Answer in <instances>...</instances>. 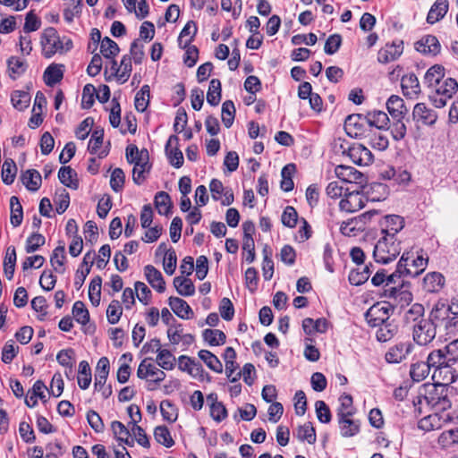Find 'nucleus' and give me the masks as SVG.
Instances as JSON below:
<instances>
[{
    "instance_id": "nucleus-1",
    "label": "nucleus",
    "mask_w": 458,
    "mask_h": 458,
    "mask_svg": "<svg viewBox=\"0 0 458 458\" xmlns=\"http://www.w3.org/2000/svg\"><path fill=\"white\" fill-rule=\"evenodd\" d=\"M412 403L419 414L422 413L424 404L443 412L452 406L448 397V387L437 384H424Z\"/></svg>"
},
{
    "instance_id": "nucleus-2",
    "label": "nucleus",
    "mask_w": 458,
    "mask_h": 458,
    "mask_svg": "<svg viewBox=\"0 0 458 458\" xmlns=\"http://www.w3.org/2000/svg\"><path fill=\"white\" fill-rule=\"evenodd\" d=\"M401 250V242L396 237L383 234L374 247L373 257L376 262L387 264L396 259Z\"/></svg>"
},
{
    "instance_id": "nucleus-3",
    "label": "nucleus",
    "mask_w": 458,
    "mask_h": 458,
    "mask_svg": "<svg viewBox=\"0 0 458 458\" xmlns=\"http://www.w3.org/2000/svg\"><path fill=\"white\" fill-rule=\"evenodd\" d=\"M437 328L436 320L431 318L430 312L428 318L420 319L412 325V339L417 344L426 346L435 339Z\"/></svg>"
},
{
    "instance_id": "nucleus-4",
    "label": "nucleus",
    "mask_w": 458,
    "mask_h": 458,
    "mask_svg": "<svg viewBox=\"0 0 458 458\" xmlns=\"http://www.w3.org/2000/svg\"><path fill=\"white\" fill-rule=\"evenodd\" d=\"M458 89V82L453 78L442 80L437 86L433 89L430 95V100L435 107H444L447 100L452 98Z\"/></svg>"
},
{
    "instance_id": "nucleus-5",
    "label": "nucleus",
    "mask_w": 458,
    "mask_h": 458,
    "mask_svg": "<svg viewBox=\"0 0 458 458\" xmlns=\"http://www.w3.org/2000/svg\"><path fill=\"white\" fill-rule=\"evenodd\" d=\"M445 304L437 303L431 310V318L436 320L437 327H443L446 335L458 332V315L445 311Z\"/></svg>"
},
{
    "instance_id": "nucleus-6",
    "label": "nucleus",
    "mask_w": 458,
    "mask_h": 458,
    "mask_svg": "<svg viewBox=\"0 0 458 458\" xmlns=\"http://www.w3.org/2000/svg\"><path fill=\"white\" fill-rule=\"evenodd\" d=\"M393 311L394 307L389 302H377L367 310L365 318L370 327H377L380 324L390 320V316Z\"/></svg>"
},
{
    "instance_id": "nucleus-7",
    "label": "nucleus",
    "mask_w": 458,
    "mask_h": 458,
    "mask_svg": "<svg viewBox=\"0 0 458 458\" xmlns=\"http://www.w3.org/2000/svg\"><path fill=\"white\" fill-rule=\"evenodd\" d=\"M149 360V358H146L140 363L137 369V377L140 379L152 377V379L148 380V390L153 391L156 389V385H158L165 378V373L156 365L148 362Z\"/></svg>"
},
{
    "instance_id": "nucleus-8",
    "label": "nucleus",
    "mask_w": 458,
    "mask_h": 458,
    "mask_svg": "<svg viewBox=\"0 0 458 458\" xmlns=\"http://www.w3.org/2000/svg\"><path fill=\"white\" fill-rule=\"evenodd\" d=\"M376 215H377V211L375 209L364 212L355 217L343 222L340 231L346 236H355L359 232L365 230L367 224Z\"/></svg>"
},
{
    "instance_id": "nucleus-9",
    "label": "nucleus",
    "mask_w": 458,
    "mask_h": 458,
    "mask_svg": "<svg viewBox=\"0 0 458 458\" xmlns=\"http://www.w3.org/2000/svg\"><path fill=\"white\" fill-rule=\"evenodd\" d=\"M43 55L47 58H50L56 52L63 51L64 42L60 39L58 33L54 28L45 30L41 38Z\"/></svg>"
},
{
    "instance_id": "nucleus-10",
    "label": "nucleus",
    "mask_w": 458,
    "mask_h": 458,
    "mask_svg": "<svg viewBox=\"0 0 458 458\" xmlns=\"http://www.w3.org/2000/svg\"><path fill=\"white\" fill-rule=\"evenodd\" d=\"M367 198L358 189H345L344 197L339 203L340 209L347 213H353L365 206Z\"/></svg>"
},
{
    "instance_id": "nucleus-11",
    "label": "nucleus",
    "mask_w": 458,
    "mask_h": 458,
    "mask_svg": "<svg viewBox=\"0 0 458 458\" xmlns=\"http://www.w3.org/2000/svg\"><path fill=\"white\" fill-rule=\"evenodd\" d=\"M413 349L414 345L410 342L396 344L386 352L385 359L388 363H400L407 358Z\"/></svg>"
},
{
    "instance_id": "nucleus-12",
    "label": "nucleus",
    "mask_w": 458,
    "mask_h": 458,
    "mask_svg": "<svg viewBox=\"0 0 458 458\" xmlns=\"http://www.w3.org/2000/svg\"><path fill=\"white\" fill-rule=\"evenodd\" d=\"M409 253H403L397 263L396 269L394 273L387 276L388 284H397V279L402 277H416L417 272H411Z\"/></svg>"
},
{
    "instance_id": "nucleus-13",
    "label": "nucleus",
    "mask_w": 458,
    "mask_h": 458,
    "mask_svg": "<svg viewBox=\"0 0 458 458\" xmlns=\"http://www.w3.org/2000/svg\"><path fill=\"white\" fill-rule=\"evenodd\" d=\"M348 156L358 165H369L374 160L371 151L362 144H353L350 147Z\"/></svg>"
},
{
    "instance_id": "nucleus-14",
    "label": "nucleus",
    "mask_w": 458,
    "mask_h": 458,
    "mask_svg": "<svg viewBox=\"0 0 458 458\" xmlns=\"http://www.w3.org/2000/svg\"><path fill=\"white\" fill-rule=\"evenodd\" d=\"M365 120L361 114H353L347 116L344 122V129L346 133L352 138H365L368 133L360 122Z\"/></svg>"
},
{
    "instance_id": "nucleus-15",
    "label": "nucleus",
    "mask_w": 458,
    "mask_h": 458,
    "mask_svg": "<svg viewBox=\"0 0 458 458\" xmlns=\"http://www.w3.org/2000/svg\"><path fill=\"white\" fill-rule=\"evenodd\" d=\"M404 282L402 281L398 286H391L384 290L383 295L385 297L393 298L397 304L402 307L409 305L412 301V294L410 291L403 289Z\"/></svg>"
},
{
    "instance_id": "nucleus-16",
    "label": "nucleus",
    "mask_w": 458,
    "mask_h": 458,
    "mask_svg": "<svg viewBox=\"0 0 458 458\" xmlns=\"http://www.w3.org/2000/svg\"><path fill=\"white\" fill-rule=\"evenodd\" d=\"M403 51V41H394L392 44H386L377 54L379 63L387 64L396 60Z\"/></svg>"
},
{
    "instance_id": "nucleus-17",
    "label": "nucleus",
    "mask_w": 458,
    "mask_h": 458,
    "mask_svg": "<svg viewBox=\"0 0 458 458\" xmlns=\"http://www.w3.org/2000/svg\"><path fill=\"white\" fill-rule=\"evenodd\" d=\"M336 415L342 437H351L358 434L360 431L359 421L350 419L352 417L350 412H341Z\"/></svg>"
},
{
    "instance_id": "nucleus-18",
    "label": "nucleus",
    "mask_w": 458,
    "mask_h": 458,
    "mask_svg": "<svg viewBox=\"0 0 458 458\" xmlns=\"http://www.w3.org/2000/svg\"><path fill=\"white\" fill-rule=\"evenodd\" d=\"M415 49L424 55H437L440 53L441 45L437 37L427 35L415 43Z\"/></svg>"
},
{
    "instance_id": "nucleus-19",
    "label": "nucleus",
    "mask_w": 458,
    "mask_h": 458,
    "mask_svg": "<svg viewBox=\"0 0 458 458\" xmlns=\"http://www.w3.org/2000/svg\"><path fill=\"white\" fill-rule=\"evenodd\" d=\"M380 225L382 234L396 237V233L404 226V219L397 215H388L384 217Z\"/></svg>"
},
{
    "instance_id": "nucleus-20",
    "label": "nucleus",
    "mask_w": 458,
    "mask_h": 458,
    "mask_svg": "<svg viewBox=\"0 0 458 458\" xmlns=\"http://www.w3.org/2000/svg\"><path fill=\"white\" fill-rule=\"evenodd\" d=\"M178 140L176 135H171L165 144V153L170 164L176 168H180L183 164L182 152L177 148Z\"/></svg>"
},
{
    "instance_id": "nucleus-21",
    "label": "nucleus",
    "mask_w": 458,
    "mask_h": 458,
    "mask_svg": "<svg viewBox=\"0 0 458 458\" xmlns=\"http://www.w3.org/2000/svg\"><path fill=\"white\" fill-rule=\"evenodd\" d=\"M428 364V368H435L436 370H438L440 374L443 373V370L446 372H451V365L448 360L446 361V356L442 350H435L431 352L425 361Z\"/></svg>"
},
{
    "instance_id": "nucleus-22",
    "label": "nucleus",
    "mask_w": 458,
    "mask_h": 458,
    "mask_svg": "<svg viewBox=\"0 0 458 458\" xmlns=\"http://www.w3.org/2000/svg\"><path fill=\"white\" fill-rule=\"evenodd\" d=\"M376 338L380 343H386L393 339L399 332L398 324L394 319H390L386 323L377 326Z\"/></svg>"
},
{
    "instance_id": "nucleus-23",
    "label": "nucleus",
    "mask_w": 458,
    "mask_h": 458,
    "mask_svg": "<svg viewBox=\"0 0 458 458\" xmlns=\"http://www.w3.org/2000/svg\"><path fill=\"white\" fill-rule=\"evenodd\" d=\"M386 105L391 119L404 118L408 112L403 99L397 95H392Z\"/></svg>"
},
{
    "instance_id": "nucleus-24",
    "label": "nucleus",
    "mask_w": 458,
    "mask_h": 458,
    "mask_svg": "<svg viewBox=\"0 0 458 458\" xmlns=\"http://www.w3.org/2000/svg\"><path fill=\"white\" fill-rule=\"evenodd\" d=\"M445 277L438 272L428 273L423 278V289L427 293H438L445 285Z\"/></svg>"
},
{
    "instance_id": "nucleus-25",
    "label": "nucleus",
    "mask_w": 458,
    "mask_h": 458,
    "mask_svg": "<svg viewBox=\"0 0 458 458\" xmlns=\"http://www.w3.org/2000/svg\"><path fill=\"white\" fill-rule=\"evenodd\" d=\"M412 116L415 120L427 125L434 124L437 118L435 111L428 108L424 103H418L415 105L412 111Z\"/></svg>"
},
{
    "instance_id": "nucleus-26",
    "label": "nucleus",
    "mask_w": 458,
    "mask_h": 458,
    "mask_svg": "<svg viewBox=\"0 0 458 458\" xmlns=\"http://www.w3.org/2000/svg\"><path fill=\"white\" fill-rule=\"evenodd\" d=\"M145 276L148 284L156 289L158 293H163L165 290V282L159 270L152 265H147L144 267Z\"/></svg>"
},
{
    "instance_id": "nucleus-27",
    "label": "nucleus",
    "mask_w": 458,
    "mask_h": 458,
    "mask_svg": "<svg viewBox=\"0 0 458 458\" xmlns=\"http://www.w3.org/2000/svg\"><path fill=\"white\" fill-rule=\"evenodd\" d=\"M109 360L106 357L100 358L95 371L94 386L96 390L100 391L104 387L109 374Z\"/></svg>"
},
{
    "instance_id": "nucleus-28",
    "label": "nucleus",
    "mask_w": 458,
    "mask_h": 458,
    "mask_svg": "<svg viewBox=\"0 0 458 458\" xmlns=\"http://www.w3.org/2000/svg\"><path fill=\"white\" fill-rule=\"evenodd\" d=\"M168 304L172 310L182 319H189L193 316V311L190 305L179 297H170Z\"/></svg>"
},
{
    "instance_id": "nucleus-29",
    "label": "nucleus",
    "mask_w": 458,
    "mask_h": 458,
    "mask_svg": "<svg viewBox=\"0 0 458 458\" xmlns=\"http://www.w3.org/2000/svg\"><path fill=\"white\" fill-rule=\"evenodd\" d=\"M403 92L405 96L412 98L420 93V85L418 77L414 73H409L402 77Z\"/></svg>"
},
{
    "instance_id": "nucleus-30",
    "label": "nucleus",
    "mask_w": 458,
    "mask_h": 458,
    "mask_svg": "<svg viewBox=\"0 0 458 458\" xmlns=\"http://www.w3.org/2000/svg\"><path fill=\"white\" fill-rule=\"evenodd\" d=\"M364 119L369 126H375L377 130H386L391 121L387 114L379 110L369 112L366 116H364Z\"/></svg>"
},
{
    "instance_id": "nucleus-31",
    "label": "nucleus",
    "mask_w": 458,
    "mask_h": 458,
    "mask_svg": "<svg viewBox=\"0 0 458 458\" xmlns=\"http://www.w3.org/2000/svg\"><path fill=\"white\" fill-rule=\"evenodd\" d=\"M444 76L445 68L440 64H435L425 73L423 83L433 89L444 79Z\"/></svg>"
},
{
    "instance_id": "nucleus-32",
    "label": "nucleus",
    "mask_w": 458,
    "mask_h": 458,
    "mask_svg": "<svg viewBox=\"0 0 458 458\" xmlns=\"http://www.w3.org/2000/svg\"><path fill=\"white\" fill-rule=\"evenodd\" d=\"M448 11V1L447 0H437L431 6L428 16L427 21L430 24H434L440 21L446 14Z\"/></svg>"
},
{
    "instance_id": "nucleus-33",
    "label": "nucleus",
    "mask_w": 458,
    "mask_h": 458,
    "mask_svg": "<svg viewBox=\"0 0 458 458\" xmlns=\"http://www.w3.org/2000/svg\"><path fill=\"white\" fill-rule=\"evenodd\" d=\"M76 177L77 174L71 166H63L59 169V181L71 189L77 190L79 187V182Z\"/></svg>"
},
{
    "instance_id": "nucleus-34",
    "label": "nucleus",
    "mask_w": 458,
    "mask_h": 458,
    "mask_svg": "<svg viewBox=\"0 0 458 458\" xmlns=\"http://www.w3.org/2000/svg\"><path fill=\"white\" fill-rule=\"evenodd\" d=\"M62 67L63 65L61 64H52L45 70L43 77L47 86L53 87L61 81L64 77Z\"/></svg>"
},
{
    "instance_id": "nucleus-35",
    "label": "nucleus",
    "mask_w": 458,
    "mask_h": 458,
    "mask_svg": "<svg viewBox=\"0 0 458 458\" xmlns=\"http://www.w3.org/2000/svg\"><path fill=\"white\" fill-rule=\"evenodd\" d=\"M21 180L24 186L30 191H36L41 185V175L35 169L27 170L22 174Z\"/></svg>"
},
{
    "instance_id": "nucleus-36",
    "label": "nucleus",
    "mask_w": 458,
    "mask_h": 458,
    "mask_svg": "<svg viewBox=\"0 0 458 458\" xmlns=\"http://www.w3.org/2000/svg\"><path fill=\"white\" fill-rule=\"evenodd\" d=\"M178 367L181 370L186 371L193 377L198 376L203 370L202 366L199 361H196L185 355H181L179 357Z\"/></svg>"
},
{
    "instance_id": "nucleus-37",
    "label": "nucleus",
    "mask_w": 458,
    "mask_h": 458,
    "mask_svg": "<svg viewBox=\"0 0 458 458\" xmlns=\"http://www.w3.org/2000/svg\"><path fill=\"white\" fill-rule=\"evenodd\" d=\"M365 138H369V145L379 151L386 150L389 146L388 138L381 131L370 130Z\"/></svg>"
},
{
    "instance_id": "nucleus-38",
    "label": "nucleus",
    "mask_w": 458,
    "mask_h": 458,
    "mask_svg": "<svg viewBox=\"0 0 458 458\" xmlns=\"http://www.w3.org/2000/svg\"><path fill=\"white\" fill-rule=\"evenodd\" d=\"M425 309L420 303L412 304L403 314V321L405 324H416L424 318Z\"/></svg>"
},
{
    "instance_id": "nucleus-39",
    "label": "nucleus",
    "mask_w": 458,
    "mask_h": 458,
    "mask_svg": "<svg viewBox=\"0 0 458 458\" xmlns=\"http://www.w3.org/2000/svg\"><path fill=\"white\" fill-rule=\"evenodd\" d=\"M154 202L159 215H169L172 208V201L167 192L158 191L155 196Z\"/></svg>"
},
{
    "instance_id": "nucleus-40",
    "label": "nucleus",
    "mask_w": 458,
    "mask_h": 458,
    "mask_svg": "<svg viewBox=\"0 0 458 458\" xmlns=\"http://www.w3.org/2000/svg\"><path fill=\"white\" fill-rule=\"evenodd\" d=\"M199 357L211 370L216 373H222L223 365L219 359L211 352L208 350H200L199 352Z\"/></svg>"
},
{
    "instance_id": "nucleus-41",
    "label": "nucleus",
    "mask_w": 458,
    "mask_h": 458,
    "mask_svg": "<svg viewBox=\"0 0 458 458\" xmlns=\"http://www.w3.org/2000/svg\"><path fill=\"white\" fill-rule=\"evenodd\" d=\"M65 246L64 242H59V245L54 250L50 258L51 265L56 272L64 273V261L65 259Z\"/></svg>"
},
{
    "instance_id": "nucleus-42",
    "label": "nucleus",
    "mask_w": 458,
    "mask_h": 458,
    "mask_svg": "<svg viewBox=\"0 0 458 458\" xmlns=\"http://www.w3.org/2000/svg\"><path fill=\"white\" fill-rule=\"evenodd\" d=\"M11 216L10 221L13 226H19L23 218L22 207L18 197L12 196L10 199Z\"/></svg>"
},
{
    "instance_id": "nucleus-43",
    "label": "nucleus",
    "mask_w": 458,
    "mask_h": 458,
    "mask_svg": "<svg viewBox=\"0 0 458 458\" xmlns=\"http://www.w3.org/2000/svg\"><path fill=\"white\" fill-rule=\"evenodd\" d=\"M197 33V26L193 21H189L183 29L182 30L179 36V44L182 47H187L193 40Z\"/></svg>"
},
{
    "instance_id": "nucleus-44",
    "label": "nucleus",
    "mask_w": 458,
    "mask_h": 458,
    "mask_svg": "<svg viewBox=\"0 0 458 458\" xmlns=\"http://www.w3.org/2000/svg\"><path fill=\"white\" fill-rule=\"evenodd\" d=\"M174 285L180 295L191 296L195 293V286L191 279L176 276L174 279Z\"/></svg>"
},
{
    "instance_id": "nucleus-45",
    "label": "nucleus",
    "mask_w": 458,
    "mask_h": 458,
    "mask_svg": "<svg viewBox=\"0 0 458 458\" xmlns=\"http://www.w3.org/2000/svg\"><path fill=\"white\" fill-rule=\"evenodd\" d=\"M16 263V251L13 246L7 248L4 260V272L8 280H12Z\"/></svg>"
},
{
    "instance_id": "nucleus-46",
    "label": "nucleus",
    "mask_w": 458,
    "mask_h": 458,
    "mask_svg": "<svg viewBox=\"0 0 458 458\" xmlns=\"http://www.w3.org/2000/svg\"><path fill=\"white\" fill-rule=\"evenodd\" d=\"M430 369L425 361L412 363L410 369V376L413 381L420 382L429 374Z\"/></svg>"
},
{
    "instance_id": "nucleus-47",
    "label": "nucleus",
    "mask_w": 458,
    "mask_h": 458,
    "mask_svg": "<svg viewBox=\"0 0 458 458\" xmlns=\"http://www.w3.org/2000/svg\"><path fill=\"white\" fill-rule=\"evenodd\" d=\"M221 100V82L218 79H212L207 94V101L210 106H216Z\"/></svg>"
},
{
    "instance_id": "nucleus-48",
    "label": "nucleus",
    "mask_w": 458,
    "mask_h": 458,
    "mask_svg": "<svg viewBox=\"0 0 458 458\" xmlns=\"http://www.w3.org/2000/svg\"><path fill=\"white\" fill-rule=\"evenodd\" d=\"M126 158L129 163L134 164V165H136L137 162L148 161V152L145 148L140 151L137 146L129 145L126 148Z\"/></svg>"
},
{
    "instance_id": "nucleus-49",
    "label": "nucleus",
    "mask_w": 458,
    "mask_h": 458,
    "mask_svg": "<svg viewBox=\"0 0 458 458\" xmlns=\"http://www.w3.org/2000/svg\"><path fill=\"white\" fill-rule=\"evenodd\" d=\"M91 383V369L86 360L79 364L78 385L81 389H87Z\"/></svg>"
},
{
    "instance_id": "nucleus-50",
    "label": "nucleus",
    "mask_w": 458,
    "mask_h": 458,
    "mask_svg": "<svg viewBox=\"0 0 458 458\" xmlns=\"http://www.w3.org/2000/svg\"><path fill=\"white\" fill-rule=\"evenodd\" d=\"M102 278L99 276H95L89 286V298L91 304L98 307L100 303Z\"/></svg>"
},
{
    "instance_id": "nucleus-51",
    "label": "nucleus",
    "mask_w": 458,
    "mask_h": 458,
    "mask_svg": "<svg viewBox=\"0 0 458 458\" xmlns=\"http://www.w3.org/2000/svg\"><path fill=\"white\" fill-rule=\"evenodd\" d=\"M389 129L394 140L398 141L403 140L405 137L407 131L404 118L392 119V123L388 124V128H386V130Z\"/></svg>"
},
{
    "instance_id": "nucleus-52",
    "label": "nucleus",
    "mask_w": 458,
    "mask_h": 458,
    "mask_svg": "<svg viewBox=\"0 0 458 458\" xmlns=\"http://www.w3.org/2000/svg\"><path fill=\"white\" fill-rule=\"evenodd\" d=\"M11 101L14 108L19 111H22L29 106L30 96L28 92L15 90L11 95Z\"/></svg>"
},
{
    "instance_id": "nucleus-53",
    "label": "nucleus",
    "mask_w": 458,
    "mask_h": 458,
    "mask_svg": "<svg viewBox=\"0 0 458 458\" xmlns=\"http://www.w3.org/2000/svg\"><path fill=\"white\" fill-rule=\"evenodd\" d=\"M150 89L148 85H143L139 92H137L134 99L135 108L139 112H144L149 103Z\"/></svg>"
},
{
    "instance_id": "nucleus-54",
    "label": "nucleus",
    "mask_w": 458,
    "mask_h": 458,
    "mask_svg": "<svg viewBox=\"0 0 458 458\" xmlns=\"http://www.w3.org/2000/svg\"><path fill=\"white\" fill-rule=\"evenodd\" d=\"M56 360L60 365L70 369V373H73V364L75 360V352L72 348L61 350L57 355Z\"/></svg>"
},
{
    "instance_id": "nucleus-55",
    "label": "nucleus",
    "mask_w": 458,
    "mask_h": 458,
    "mask_svg": "<svg viewBox=\"0 0 458 458\" xmlns=\"http://www.w3.org/2000/svg\"><path fill=\"white\" fill-rule=\"evenodd\" d=\"M203 338L210 345H222L225 343L226 336L225 333L218 329H205L203 331Z\"/></svg>"
},
{
    "instance_id": "nucleus-56",
    "label": "nucleus",
    "mask_w": 458,
    "mask_h": 458,
    "mask_svg": "<svg viewBox=\"0 0 458 458\" xmlns=\"http://www.w3.org/2000/svg\"><path fill=\"white\" fill-rule=\"evenodd\" d=\"M100 52L106 58H114L119 54L120 48L114 40L108 37H105L101 40Z\"/></svg>"
},
{
    "instance_id": "nucleus-57",
    "label": "nucleus",
    "mask_w": 458,
    "mask_h": 458,
    "mask_svg": "<svg viewBox=\"0 0 458 458\" xmlns=\"http://www.w3.org/2000/svg\"><path fill=\"white\" fill-rule=\"evenodd\" d=\"M297 437L301 441H307L309 444H314L316 442V432L311 422H307L299 426L297 429Z\"/></svg>"
},
{
    "instance_id": "nucleus-58",
    "label": "nucleus",
    "mask_w": 458,
    "mask_h": 458,
    "mask_svg": "<svg viewBox=\"0 0 458 458\" xmlns=\"http://www.w3.org/2000/svg\"><path fill=\"white\" fill-rule=\"evenodd\" d=\"M150 165L148 161L137 162L132 169V180L137 185L142 184L146 179V174L149 172Z\"/></svg>"
},
{
    "instance_id": "nucleus-59",
    "label": "nucleus",
    "mask_w": 458,
    "mask_h": 458,
    "mask_svg": "<svg viewBox=\"0 0 458 458\" xmlns=\"http://www.w3.org/2000/svg\"><path fill=\"white\" fill-rule=\"evenodd\" d=\"M154 437L157 442L165 447H172L174 445L170 431L165 426H157L154 430Z\"/></svg>"
},
{
    "instance_id": "nucleus-60",
    "label": "nucleus",
    "mask_w": 458,
    "mask_h": 458,
    "mask_svg": "<svg viewBox=\"0 0 458 458\" xmlns=\"http://www.w3.org/2000/svg\"><path fill=\"white\" fill-rule=\"evenodd\" d=\"M157 363L163 369L171 370L174 368L175 357L171 353L169 350L163 349L157 353Z\"/></svg>"
},
{
    "instance_id": "nucleus-61",
    "label": "nucleus",
    "mask_w": 458,
    "mask_h": 458,
    "mask_svg": "<svg viewBox=\"0 0 458 458\" xmlns=\"http://www.w3.org/2000/svg\"><path fill=\"white\" fill-rule=\"evenodd\" d=\"M72 313L78 323L81 325H86L89 323V313L86 309L85 304L81 301H77L73 304Z\"/></svg>"
},
{
    "instance_id": "nucleus-62",
    "label": "nucleus",
    "mask_w": 458,
    "mask_h": 458,
    "mask_svg": "<svg viewBox=\"0 0 458 458\" xmlns=\"http://www.w3.org/2000/svg\"><path fill=\"white\" fill-rule=\"evenodd\" d=\"M17 173V166L13 159L5 160L2 167V180L9 185L14 181Z\"/></svg>"
},
{
    "instance_id": "nucleus-63",
    "label": "nucleus",
    "mask_w": 458,
    "mask_h": 458,
    "mask_svg": "<svg viewBox=\"0 0 458 458\" xmlns=\"http://www.w3.org/2000/svg\"><path fill=\"white\" fill-rule=\"evenodd\" d=\"M235 107L231 100H226L222 105V122L226 128H230L234 120Z\"/></svg>"
},
{
    "instance_id": "nucleus-64",
    "label": "nucleus",
    "mask_w": 458,
    "mask_h": 458,
    "mask_svg": "<svg viewBox=\"0 0 458 458\" xmlns=\"http://www.w3.org/2000/svg\"><path fill=\"white\" fill-rule=\"evenodd\" d=\"M122 314L123 309L119 301L113 300L106 310V317L108 322L112 325L118 323Z\"/></svg>"
}]
</instances>
